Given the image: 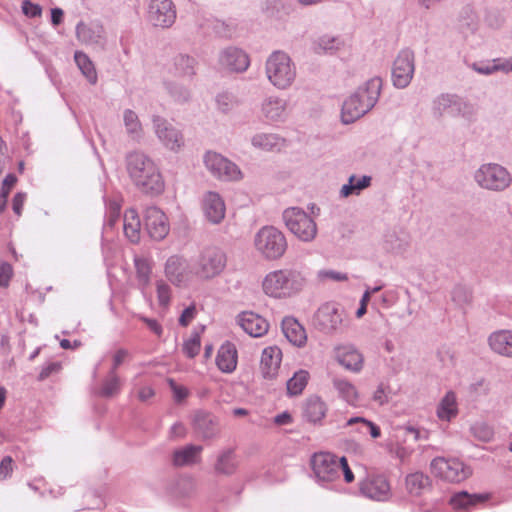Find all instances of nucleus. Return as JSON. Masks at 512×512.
Wrapping results in <instances>:
<instances>
[{"label":"nucleus","instance_id":"1","mask_svg":"<svg viewBox=\"0 0 512 512\" xmlns=\"http://www.w3.org/2000/svg\"><path fill=\"white\" fill-rule=\"evenodd\" d=\"M126 169L132 182L143 192L159 194L164 189L161 173L155 162L141 151L126 155Z\"/></svg>","mask_w":512,"mask_h":512},{"label":"nucleus","instance_id":"2","mask_svg":"<svg viewBox=\"0 0 512 512\" xmlns=\"http://www.w3.org/2000/svg\"><path fill=\"white\" fill-rule=\"evenodd\" d=\"M381 89L382 80L379 77H373L359 86L342 104V122L353 123L368 113L376 105Z\"/></svg>","mask_w":512,"mask_h":512},{"label":"nucleus","instance_id":"3","mask_svg":"<svg viewBox=\"0 0 512 512\" xmlns=\"http://www.w3.org/2000/svg\"><path fill=\"white\" fill-rule=\"evenodd\" d=\"M306 280L302 273L295 269H279L269 272L263 279L262 287L266 295L284 299L299 293Z\"/></svg>","mask_w":512,"mask_h":512},{"label":"nucleus","instance_id":"4","mask_svg":"<svg viewBox=\"0 0 512 512\" xmlns=\"http://www.w3.org/2000/svg\"><path fill=\"white\" fill-rule=\"evenodd\" d=\"M265 74L275 88L286 90L296 80V64L286 52L277 50L272 52L266 60Z\"/></svg>","mask_w":512,"mask_h":512},{"label":"nucleus","instance_id":"5","mask_svg":"<svg viewBox=\"0 0 512 512\" xmlns=\"http://www.w3.org/2000/svg\"><path fill=\"white\" fill-rule=\"evenodd\" d=\"M475 183L483 190L503 192L512 184V174L498 163L481 164L474 172Z\"/></svg>","mask_w":512,"mask_h":512},{"label":"nucleus","instance_id":"6","mask_svg":"<svg viewBox=\"0 0 512 512\" xmlns=\"http://www.w3.org/2000/svg\"><path fill=\"white\" fill-rule=\"evenodd\" d=\"M227 256L216 246L205 247L194 264V275L202 280H210L219 276L225 269Z\"/></svg>","mask_w":512,"mask_h":512},{"label":"nucleus","instance_id":"7","mask_svg":"<svg viewBox=\"0 0 512 512\" xmlns=\"http://www.w3.org/2000/svg\"><path fill=\"white\" fill-rule=\"evenodd\" d=\"M254 245L256 250L268 260L281 258L287 249L284 234L273 226L262 227L255 235Z\"/></svg>","mask_w":512,"mask_h":512},{"label":"nucleus","instance_id":"8","mask_svg":"<svg viewBox=\"0 0 512 512\" xmlns=\"http://www.w3.org/2000/svg\"><path fill=\"white\" fill-rule=\"evenodd\" d=\"M286 227L299 240L312 241L317 235V225L310 215L299 207H290L283 212Z\"/></svg>","mask_w":512,"mask_h":512},{"label":"nucleus","instance_id":"9","mask_svg":"<svg viewBox=\"0 0 512 512\" xmlns=\"http://www.w3.org/2000/svg\"><path fill=\"white\" fill-rule=\"evenodd\" d=\"M430 470L435 477L452 483L464 481L471 474L469 467L456 458L435 457Z\"/></svg>","mask_w":512,"mask_h":512},{"label":"nucleus","instance_id":"10","mask_svg":"<svg viewBox=\"0 0 512 512\" xmlns=\"http://www.w3.org/2000/svg\"><path fill=\"white\" fill-rule=\"evenodd\" d=\"M75 36L78 42L94 50H104L107 43V35L100 21H80L75 28Z\"/></svg>","mask_w":512,"mask_h":512},{"label":"nucleus","instance_id":"11","mask_svg":"<svg viewBox=\"0 0 512 512\" xmlns=\"http://www.w3.org/2000/svg\"><path fill=\"white\" fill-rule=\"evenodd\" d=\"M207 170L222 181H236L242 178L239 167L219 153L208 151L203 158Z\"/></svg>","mask_w":512,"mask_h":512},{"label":"nucleus","instance_id":"12","mask_svg":"<svg viewBox=\"0 0 512 512\" xmlns=\"http://www.w3.org/2000/svg\"><path fill=\"white\" fill-rule=\"evenodd\" d=\"M415 71V56L410 49L401 50L392 66V83L398 89L406 88L413 78Z\"/></svg>","mask_w":512,"mask_h":512},{"label":"nucleus","instance_id":"13","mask_svg":"<svg viewBox=\"0 0 512 512\" xmlns=\"http://www.w3.org/2000/svg\"><path fill=\"white\" fill-rule=\"evenodd\" d=\"M470 104L455 94L443 93L432 103V113L436 118L444 115L451 117L466 116L470 112Z\"/></svg>","mask_w":512,"mask_h":512},{"label":"nucleus","instance_id":"14","mask_svg":"<svg viewBox=\"0 0 512 512\" xmlns=\"http://www.w3.org/2000/svg\"><path fill=\"white\" fill-rule=\"evenodd\" d=\"M343 314L335 303L321 305L313 317V325L320 332L332 335L337 332L343 322Z\"/></svg>","mask_w":512,"mask_h":512},{"label":"nucleus","instance_id":"15","mask_svg":"<svg viewBox=\"0 0 512 512\" xmlns=\"http://www.w3.org/2000/svg\"><path fill=\"white\" fill-rule=\"evenodd\" d=\"M152 125L158 140L167 149L176 152L184 145L182 132L167 119L159 115H153Z\"/></svg>","mask_w":512,"mask_h":512},{"label":"nucleus","instance_id":"16","mask_svg":"<svg viewBox=\"0 0 512 512\" xmlns=\"http://www.w3.org/2000/svg\"><path fill=\"white\" fill-rule=\"evenodd\" d=\"M311 465L319 481L332 482L340 477V458L331 453L321 452L314 454Z\"/></svg>","mask_w":512,"mask_h":512},{"label":"nucleus","instance_id":"17","mask_svg":"<svg viewBox=\"0 0 512 512\" xmlns=\"http://www.w3.org/2000/svg\"><path fill=\"white\" fill-rule=\"evenodd\" d=\"M164 274L177 287L187 286L195 276L194 267L191 268L187 259L180 255H172L166 260Z\"/></svg>","mask_w":512,"mask_h":512},{"label":"nucleus","instance_id":"18","mask_svg":"<svg viewBox=\"0 0 512 512\" xmlns=\"http://www.w3.org/2000/svg\"><path fill=\"white\" fill-rule=\"evenodd\" d=\"M176 20V9L171 0H151L148 21L155 27L169 28Z\"/></svg>","mask_w":512,"mask_h":512},{"label":"nucleus","instance_id":"19","mask_svg":"<svg viewBox=\"0 0 512 512\" xmlns=\"http://www.w3.org/2000/svg\"><path fill=\"white\" fill-rule=\"evenodd\" d=\"M411 245V236L408 231L401 227L388 229L384 236L383 249L394 256H403L408 252Z\"/></svg>","mask_w":512,"mask_h":512},{"label":"nucleus","instance_id":"20","mask_svg":"<svg viewBox=\"0 0 512 512\" xmlns=\"http://www.w3.org/2000/svg\"><path fill=\"white\" fill-rule=\"evenodd\" d=\"M144 223L149 236L156 241L163 240L169 233L170 226L166 215L155 206L146 208Z\"/></svg>","mask_w":512,"mask_h":512},{"label":"nucleus","instance_id":"21","mask_svg":"<svg viewBox=\"0 0 512 512\" xmlns=\"http://www.w3.org/2000/svg\"><path fill=\"white\" fill-rule=\"evenodd\" d=\"M219 64L222 69L229 72H244L249 67V57L237 47H227L219 54Z\"/></svg>","mask_w":512,"mask_h":512},{"label":"nucleus","instance_id":"22","mask_svg":"<svg viewBox=\"0 0 512 512\" xmlns=\"http://www.w3.org/2000/svg\"><path fill=\"white\" fill-rule=\"evenodd\" d=\"M363 496L377 501H385L390 496V485L384 476H368L360 484Z\"/></svg>","mask_w":512,"mask_h":512},{"label":"nucleus","instance_id":"23","mask_svg":"<svg viewBox=\"0 0 512 512\" xmlns=\"http://www.w3.org/2000/svg\"><path fill=\"white\" fill-rule=\"evenodd\" d=\"M261 113L270 122H283L288 116V101L279 96H268L261 103Z\"/></svg>","mask_w":512,"mask_h":512},{"label":"nucleus","instance_id":"24","mask_svg":"<svg viewBox=\"0 0 512 512\" xmlns=\"http://www.w3.org/2000/svg\"><path fill=\"white\" fill-rule=\"evenodd\" d=\"M237 323L248 335L256 338L265 335L269 329L267 320L251 311L240 313Z\"/></svg>","mask_w":512,"mask_h":512},{"label":"nucleus","instance_id":"25","mask_svg":"<svg viewBox=\"0 0 512 512\" xmlns=\"http://www.w3.org/2000/svg\"><path fill=\"white\" fill-rule=\"evenodd\" d=\"M282 361V351L277 346L266 347L262 351L260 369L262 376L273 379L277 376Z\"/></svg>","mask_w":512,"mask_h":512},{"label":"nucleus","instance_id":"26","mask_svg":"<svg viewBox=\"0 0 512 512\" xmlns=\"http://www.w3.org/2000/svg\"><path fill=\"white\" fill-rule=\"evenodd\" d=\"M203 210L212 224H219L225 217V204L218 193L208 192L203 199Z\"/></svg>","mask_w":512,"mask_h":512},{"label":"nucleus","instance_id":"27","mask_svg":"<svg viewBox=\"0 0 512 512\" xmlns=\"http://www.w3.org/2000/svg\"><path fill=\"white\" fill-rule=\"evenodd\" d=\"M251 144L256 149L279 152L287 146V141L277 133L260 132L252 136Z\"/></svg>","mask_w":512,"mask_h":512},{"label":"nucleus","instance_id":"28","mask_svg":"<svg viewBox=\"0 0 512 512\" xmlns=\"http://www.w3.org/2000/svg\"><path fill=\"white\" fill-rule=\"evenodd\" d=\"M490 349L501 356L512 358V330H498L488 337Z\"/></svg>","mask_w":512,"mask_h":512},{"label":"nucleus","instance_id":"29","mask_svg":"<svg viewBox=\"0 0 512 512\" xmlns=\"http://www.w3.org/2000/svg\"><path fill=\"white\" fill-rule=\"evenodd\" d=\"M202 451L200 445H186L173 452L172 463L176 467L192 466L200 462Z\"/></svg>","mask_w":512,"mask_h":512},{"label":"nucleus","instance_id":"30","mask_svg":"<svg viewBox=\"0 0 512 512\" xmlns=\"http://www.w3.org/2000/svg\"><path fill=\"white\" fill-rule=\"evenodd\" d=\"M238 354L235 345L231 342L223 343L216 356V365L224 373H232L237 366Z\"/></svg>","mask_w":512,"mask_h":512},{"label":"nucleus","instance_id":"31","mask_svg":"<svg viewBox=\"0 0 512 512\" xmlns=\"http://www.w3.org/2000/svg\"><path fill=\"white\" fill-rule=\"evenodd\" d=\"M327 410V404L319 396L312 395L303 404V417L310 423H320Z\"/></svg>","mask_w":512,"mask_h":512},{"label":"nucleus","instance_id":"32","mask_svg":"<svg viewBox=\"0 0 512 512\" xmlns=\"http://www.w3.org/2000/svg\"><path fill=\"white\" fill-rule=\"evenodd\" d=\"M405 488L409 495L419 497L432 488V480L422 471H415L405 477Z\"/></svg>","mask_w":512,"mask_h":512},{"label":"nucleus","instance_id":"33","mask_svg":"<svg viewBox=\"0 0 512 512\" xmlns=\"http://www.w3.org/2000/svg\"><path fill=\"white\" fill-rule=\"evenodd\" d=\"M337 361L346 370L358 373L363 368V355L352 346L343 347L337 352Z\"/></svg>","mask_w":512,"mask_h":512},{"label":"nucleus","instance_id":"34","mask_svg":"<svg viewBox=\"0 0 512 512\" xmlns=\"http://www.w3.org/2000/svg\"><path fill=\"white\" fill-rule=\"evenodd\" d=\"M237 467L235 451L232 448H226L218 453L213 468L217 475L230 476L236 472Z\"/></svg>","mask_w":512,"mask_h":512},{"label":"nucleus","instance_id":"35","mask_svg":"<svg viewBox=\"0 0 512 512\" xmlns=\"http://www.w3.org/2000/svg\"><path fill=\"white\" fill-rule=\"evenodd\" d=\"M282 331L287 340L297 347H302L307 341V335L302 325L293 317H286L282 321Z\"/></svg>","mask_w":512,"mask_h":512},{"label":"nucleus","instance_id":"36","mask_svg":"<svg viewBox=\"0 0 512 512\" xmlns=\"http://www.w3.org/2000/svg\"><path fill=\"white\" fill-rule=\"evenodd\" d=\"M488 499L489 494H469L466 491H461L451 497L450 504L459 512H469L472 507L484 503Z\"/></svg>","mask_w":512,"mask_h":512},{"label":"nucleus","instance_id":"37","mask_svg":"<svg viewBox=\"0 0 512 512\" xmlns=\"http://www.w3.org/2000/svg\"><path fill=\"white\" fill-rule=\"evenodd\" d=\"M123 230L127 239L136 244L140 241L141 222L135 209H128L124 214Z\"/></svg>","mask_w":512,"mask_h":512},{"label":"nucleus","instance_id":"38","mask_svg":"<svg viewBox=\"0 0 512 512\" xmlns=\"http://www.w3.org/2000/svg\"><path fill=\"white\" fill-rule=\"evenodd\" d=\"M332 384L341 399L349 405H357L359 399L358 391L350 381L336 376L332 379Z\"/></svg>","mask_w":512,"mask_h":512},{"label":"nucleus","instance_id":"39","mask_svg":"<svg viewBox=\"0 0 512 512\" xmlns=\"http://www.w3.org/2000/svg\"><path fill=\"white\" fill-rule=\"evenodd\" d=\"M194 424L204 439H211L218 433L217 420L210 414L202 412L196 414Z\"/></svg>","mask_w":512,"mask_h":512},{"label":"nucleus","instance_id":"40","mask_svg":"<svg viewBox=\"0 0 512 512\" xmlns=\"http://www.w3.org/2000/svg\"><path fill=\"white\" fill-rule=\"evenodd\" d=\"M123 122L128 136L132 140L140 142L143 138L144 130L136 112L126 109L123 112Z\"/></svg>","mask_w":512,"mask_h":512},{"label":"nucleus","instance_id":"41","mask_svg":"<svg viewBox=\"0 0 512 512\" xmlns=\"http://www.w3.org/2000/svg\"><path fill=\"white\" fill-rule=\"evenodd\" d=\"M458 414L456 395L449 391L441 399L437 407V416L442 421H450Z\"/></svg>","mask_w":512,"mask_h":512},{"label":"nucleus","instance_id":"42","mask_svg":"<svg viewBox=\"0 0 512 512\" xmlns=\"http://www.w3.org/2000/svg\"><path fill=\"white\" fill-rule=\"evenodd\" d=\"M196 60L188 55H178L174 59V75L190 80L196 73Z\"/></svg>","mask_w":512,"mask_h":512},{"label":"nucleus","instance_id":"43","mask_svg":"<svg viewBox=\"0 0 512 512\" xmlns=\"http://www.w3.org/2000/svg\"><path fill=\"white\" fill-rule=\"evenodd\" d=\"M344 45L343 41L336 36L323 35L313 42V50L317 54L334 53Z\"/></svg>","mask_w":512,"mask_h":512},{"label":"nucleus","instance_id":"44","mask_svg":"<svg viewBox=\"0 0 512 512\" xmlns=\"http://www.w3.org/2000/svg\"><path fill=\"white\" fill-rule=\"evenodd\" d=\"M371 184L370 176H362L357 178L355 175L349 177L348 183L344 184L340 189V196L347 198L350 195H359L362 190L369 187Z\"/></svg>","mask_w":512,"mask_h":512},{"label":"nucleus","instance_id":"45","mask_svg":"<svg viewBox=\"0 0 512 512\" xmlns=\"http://www.w3.org/2000/svg\"><path fill=\"white\" fill-rule=\"evenodd\" d=\"M163 84L167 93L175 102L184 103L190 99V89L184 83L177 80H165Z\"/></svg>","mask_w":512,"mask_h":512},{"label":"nucleus","instance_id":"46","mask_svg":"<svg viewBox=\"0 0 512 512\" xmlns=\"http://www.w3.org/2000/svg\"><path fill=\"white\" fill-rule=\"evenodd\" d=\"M134 265L139 287L144 290L150 283L152 266L151 262L144 257L135 256Z\"/></svg>","mask_w":512,"mask_h":512},{"label":"nucleus","instance_id":"47","mask_svg":"<svg viewBox=\"0 0 512 512\" xmlns=\"http://www.w3.org/2000/svg\"><path fill=\"white\" fill-rule=\"evenodd\" d=\"M74 60L80 69L81 73L86 77V79L91 83L95 84L97 82V73L94 67V64L90 60V58L82 51H76L74 54Z\"/></svg>","mask_w":512,"mask_h":512},{"label":"nucleus","instance_id":"48","mask_svg":"<svg viewBox=\"0 0 512 512\" xmlns=\"http://www.w3.org/2000/svg\"><path fill=\"white\" fill-rule=\"evenodd\" d=\"M121 389V379L117 372L109 371L107 377L104 379L99 394L102 397L110 398L117 395Z\"/></svg>","mask_w":512,"mask_h":512},{"label":"nucleus","instance_id":"49","mask_svg":"<svg viewBox=\"0 0 512 512\" xmlns=\"http://www.w3.org/2000/svg\"><path fill=\"white\" fill-rule=\"evenodd\" d=\"M309 379V373L305 370H299L293 377L287 381V392L291 396L299 395L303 392Z\"/></svg>","mask_w":512,"mask_h":512},{"label":"nucleus","instance_id":"50","mask_svg":"<svg viewBox=\"0 0 512 512\" xmlns=\"http://www.w3.org/2000/svg\"><path fill=\"white\" fill-rule=\"evenodd\" d=\"M471 434L479 441L489 442L494 437L493 428L485 422H476L470 427Z\"/></svg>","mask_w":512,"mask_h":512},{"label":"nucleus","instance_id":"51","mask_svg":"<svg viewBox=\"0 0 512 512\" xmlns=\"http://www.w3.org/2000/svg\"><path fill=\"white\" fill-rule=\"evenodd\" d=\"M216 104L221 112L228 113L237 106L238 101L232 93L222 92L216 96Z\"/></svg>","mask_w":512,"mask_h":512},{"label":"nucleus","instance_id":"52","mask_svg":"<svg viewBox=\"0 0 512 512\" xmlns=\"http://www.w3.org/2000/svg\"><path fill=\"white\" fill-rule=\"evenodd\" d=\"M470 69L481 75H492L497 72V60H485L479 62H473L468 65Z\"/></svg>","mask_w":512,"mask_h":512},{"label":"nucleus","instance_id":"53","mask_svg":"<svg viewBox=\"0 0 512 512\" xmlns=\"http://www.w3.org/2000/svg\"><path fill=\"white\" fill-rule=\"evenodd\" d=\"M156 292L158 303L162 307H167L171 299V287L164 280L156 281Z\"/></svg>","mask_w":512,"mask_h":512},{"label":"nucleus","instance_id":"54","mask_svg":"<svg viewBox=\"0 0 512 512\" xmlns=\"http://www.w3.org/2000/svg\"><path fill=\"white\" fill-rule=\"evenodd\" d=\"M201 347L200 335L194 333L189 339L184 341L183 352L189 358H194L198 355Z\"/></svg>","mask_w":512,"mask_h":512},{"label":"nucleus","instance_id":"55","mask_svg":"<svg viewBox=\"0 0 512 512\" xmlns=\"http://www.w3.org/2000/svg\"><path fill=\"white\" fill-rule=\"evenodd\" d=\"M356 424H362L363 427L368 428L372 438L376 439L381 436L380 428L376 424H374L373 422L369 421L364 417H352L349 420H347L345 426H353Z\"/></svg>","mask_w":512,"mask_h":512},{"label":"nucleus","instance_id":"56","mask_svg":"<svg viewBox=\"0 0 512 512\" xmlns=\"http://www.w3.org/2000/svg\"><path fill=\"white\" fill-rule=\"evenodd\" d=\"M21 8L24 15L30 18L40 17L42 14L41 6L31 2L30 0H24Z\"/></svg>","mask_w":512,"mask_h":512},{"label":"nucleus","instance_id":"57","mask_svg":"<svg viewBox=\"0 0 512 512\" xmlns=\"http://www.w3.org/2000/svg\"><path fill=\"white\" fill-rule=\"evenodd\" d=\"M12 266L8 262L0 263V286L7 287L12 277Z\"/></svg>","mask_w":512,"mask_h":512},{"label":"nucleus","instance_id":"58","mask_svg":"<svg viewBox=\"0 0 512 512\" xmlns=\"http://www.w3.org/2000/svg\"><path fill=\"white\" fill-rule=\"evenodd\" d=\"M452 299L454 302L462 304L469 301L470 295L464 287L457 286L452 291Z\"/></svg>","mask_w":512,"mask_h":512},{"label":"nucleus","instance_id":"59","mask_svg":"<svg viewBox=\"0 0 512 512\" xmlns=\"http://www.w3.org/2000/svg\"><path fill=\"white\" fill-rule=\"evenodd\" d=\"M129 352L126 349H119L115 352L112 359V366L109 371L117 372L119 366L125 361L128 357Z\"/></svg>","mask_w":512,"mask_h":512},{"label":"nucleus","instance_id":"60","mask_svg":"<svg viewBox=\"0 0 512 512\" xmlns=\"http://www.w3.org/2000/svg\"><path fill=\"white\" fill-rule=\"evenodd\" d=\"M169 386L174 393L176 401L180 402L188 396V390L183 386L177 385L173 379H169Z\"/></svg>","mask_w":512,"mask_h":512},{"label":"nucleus","instance_id":"61","mask_svg":"<svg viewBox=\"0 0 512 512\" xmlns=\"http://www.w3.org/2000/svg\"><path fill=\"white\" fill-rule=\"evenodd\" d=\"M13 460L10 456H5L0 462V480L6 479L12 473Z\"/></svg>","mask_w":512,"mask_h":512},{"label":"nucleus","instance_id":"62","mask_svg":"<svg viewBox=\"0 0 512 512\" xmlns=\"http://www.w3.org/2000/svg\"><path fill=\"white\" fill-rule=\"evenodd\" d=\"M195 313H196V309L193 305L185 308L179 318L180 325H182L184 327L188 326L189 323L194 319Z\"/></svg>","mask_w":512,"mask_h":512},{"label":"nucleus","instance_id":"63","mask_svg":"<svg viewBox=\"0 0 512 512\" xmlns=\"http://www.w3.org/2000/svg\"><path fill=\"white\" fill-rule=\"evenodd\" d=\"M120 216V207L117 204H113L110 206L109 215L106 220V226L113 227L115 223L118 221Z\"/></svg>","mask_w":512,"mask_h":512},{"label":"nucleus","instance_id":"64","mask_svg":"<svg viewBox=\"0 0 512 512\" xmlns=\"http://www.w3.org/2000/svg\"><path fill=\"white\" fill-rule=\"evenodd\" d=\"M497 72L501 71L505 74L512 72V57L509 58H496Z\"/></svg>","mask_w":512,"mask_h":512}]
</instances>
